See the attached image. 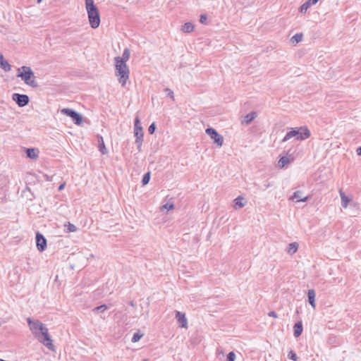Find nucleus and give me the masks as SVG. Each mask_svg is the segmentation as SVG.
<instances>
[{
    "label": "nucleus",
    "mask_w": 361,
    "mask_h": 361,
    "mask_svg": "<svg viewBox=\"0 0 361 361\" xmlns=\"http://www.w3.org/2000/svg\"><path fill=\"white\" fill-rule=\"evenodd\" d=\"M12 99L20 107L26 106L28 104L30 101L29 97L27 95L18 93H14L12 95Z\"/></svg>",
    "instance_id": "nucleus-8"
},
{
    "label": "nucleus",
    "mask_w": 361,
    "mask_h": 361,
    "mask_svg": "<svg viewBox=\"0 0 361 361\" xmlns=\"http://www.w3.org/2000/svg\"><path fill=\"white\" fill-rule=\"evenodd\" d=\"M176 318L177 319L180 326L182 328L187 329L188 328V320L185 317V313L176 311Z\"/></svg>",
    "instance_id": "nucleus-10"
},
{
    "label": "nucleus",
    "mask_w": 361,
    "mask_h": 361,
    "mask_svg": "<svg viewBox=\"0 0 361 361\" xmlns=\"http://www.w3.org/2000/svg\"><path fill=\"white\" fill-rule=\"evenodd\" d=\"M268 315L269 317H274V318H277L278 317L277 314L274 311H270L268 313Z\"/></svg>",
    "instance_id": "nucleus-38"
},
{
    "label": "nucleus",
    "mask_w": 361,
    "mask_h": 361,
    "mask_svg": "<svg viewBox=\"0 0 361 361\" xmlns=\"http://www.w3.org/2000/svg\"><path fill=\"white\" fill-rule=\"evenodd\" d=\"M357 154L358 155H361V147H359L357 149Z\"/></svg>",
    "instance_id": "nucleus-41"
},
{
    "label": "nucleus",
    "mask_w": 361,
    "mask_h": 361,
    "mask_svg": "<svg viewBox=\"0 0 361 361\" xmlns=\"http://www.w3.org/2000/svg\"><path fill=\"white\" fill-rule=\"evenodd\" d=\"M130 305L132 306V307H134L135 306V303L133 301H130Z\"/></svg>",
    "instance_id": "nucleus-42"
},
{
    "label": "nucleus",
    "mask_w": 361,
    "mask_h": 361,
    "mask_svg": "<svg viewBox=\"0 0 361 361\" xmlns=\"http://www.w3.org/2000/svg\"><path fill=\"white\" fill-rule=\"evenodd\" d=\"M257 117V114L255 111H252L250 114H247L243 119V123L245 125L250 124L255 118Z\"/></svg>",
    "instance_id": "nucleus-17"
},
{
    "label": "nucleus",
    "mask_w": 361,
    "mask_h": 361,
    "mask_svg": "<svg viewBox=\"0 0 361 361\" xmlns=\"http://www.w3.org/2000/svg\"><path fill=\"white\" fill-rule=\"evenodd\" d=\"M319 0H307L310 2V5H315Z\"/></svg>",
    "instance_id": "nucleus-39"
},
{
    "label": "nucleus",
    "mask_w": 361,
    "mask_h": 361,
    "mask_svg": "<svg viewBox=\"0 0 361 361\" xmlns=\"http://www.w3.org/2000/svg\"><path fill=\"white\" fill-rule=\"evenodd\" d=\"M340 197L341 199V205L343 208H347L349 202L351 201V198L347 197L345 193L340 190L339 191Z\"/></svg>",
    "instance_id": "nucleus-15"
},
{
    "label": "nucleus",
    "mask_w": 361,
    "mask_h": 361,
    "mask_svg": "<svg viewBox=\"0 0 361 361\" xmlns=\"http://www.w3.org/2000/svg\"><path fill=\"white\" fill-rule=\"evenodd\" d=\"M135 143L137 146L138 151L140 152L141 150V147L143 141V135H135Z\"/></svg>",
    "instance_id": "nucleus-25"
},
{
    "label": "nucleus",
    "mask_w": 361,
    "mask_h": 361,
    "mask_svg": "<svg viewBox=\"0 0 361 361\" xmlns=\"http://www.w3.org/2000/svg\"><path fill=\"white\" fill-rule=\"evenodd\" d=\"M116 76L118 78L119 83L122 87L126 85L127 80L129 78L130 71L128 66L121 59L114 61Z\"/></svg>",
    "instance_id": "nucleus-3"
},
{
    "label": "nucleus",
    "mask_w": 361,
    "mask_h": 361,
    "mask_svg": "<svg viewBox=\"0 0 361 361\" xmlns=\"http://www.w3.org/2000/svg\"><path fill=\"white\" fill-rule=\"evenodd\" d=\"M61 113L71 118L75 125H80L82 122V116L81 114L72 109L65 108L61 109Z\"/></svg>",
    "instance_id": "nucleus-6"
},
{
    "label": "nucleus",
    "mask_w": 361,
    "mask_h": 361,
    "mask_svg": "<svg viewBox=\"0 0 361 361\" xmlns=\"http://www.w3.org/2000/svg\"><path fill=\"white\" fill-rule=\"evenodd\" d=\"M311 6L310 2L307 1L302 4L300 7V12L301 13H305L307 9Z\"/></svg>",
    "instance_id": "nucleus-27"
},
{
    "label": "nucleus",
    "mask_w": 361,
    "mask_h": 361,
    "mask_svg": "<svg viewBox=\"0 0 361 361\" xmlns=\"http://www.w3.org/2000/svg\"><path fill=\"white\" fill-rule=\"evenodd\" d=\"M303 35L302 33H296L290 38V42L293 44H297L302 39Z\"/></svg>",
    "instance_id": "nucleus-21"
},
{
    "label": "nucleus",
    "mask_w": 361,
    "mask_h": 361,
    "mask_svg": "<svg viewBox=\"0 0 361 361\" xmlns=\"http://www.w3.org/2000/svg\"><path fill=\"white\" fill-rule=\"evenodd\" d=\"M315 291L314 289H310L307 293V298H308V302L310 304V305L315 308L316 304H315Z\"/></svg>",
    "instance_id": "nucleus-14"
},
{
    "label": "nucleus",
    "mask_w": 361,
    "mask_h": 361,
    "mask_svg": "<svg viewBox=\"0 0 361 361\" xmlns=\"http://www.w3.org/2000/svg\"><path fill=\"white\" fill-rule=\"evenodd\" d=\"M270 186L269 183L264 184L265 189Z\"/></svg>",
    "instance_id": "nucleus-43"
},
{
    "label": "nucleus",
    "mask_w": 361,
    "mask_h": 361,
    "mask_svg": "<svg viewBox=\"0 0 361 361\" xmlns=\"http://www.w3.org/2000/svg\"><path fill=\"white\" fill-rule=\"evenodd\" d=\"M27 322L32 334L40 343L44 345L49 350H54L53 341L49 334L46 326L38 319L27 318Z\"/></svg>",
    "instance_id": "nucleus-1"
},
{
    "label": "nucleus",
    "mask_w": 361,
    "mask_h": 361,
    "mask_svg": "<svg viewBox=\"0 0 361 361\" xmlns=\"http://www.w3.org/2000/svg\"><path fill=\"white\" fill-rule=\"evenodd\" d=\"M200 22L202 23V24H204V25H207L208 24V22H207V16L206 14H202L200 16Z\"/></svg>",
    "instance_id": "nucleus-33"
},
{
    "label": "nucleus",
    "mask_w": 361,
    "mask_h": 361,
    "mask_svg": "<svg viewBox=\"0 0 361 361\" xmlns=\"http://www.w3.org/2000/svg\"><path fill=\"white\" fill-rule=\"evenodd\" d=\"M108 308V306L106 305H102L100 306H98V307H94L92 311L94 312V313H98L99 312H103L104 311H105L106 309Z\"/></svg>",
    "instance_id": "nucleus-28"
},
{
    "label": "nucleus",
    "mask_w": 361,
    "mask_h": 361,
    "mask_svg": "<svg viewBox=\"0 0 361 361\" xmlns=\"http://www.w3.org/2000/svg\"><path fill=\"white\" fill-rule=\"evenodd\" d=\"M130 56V52L128 49H125L123 53V55L121 57L116 56L114 58V61L121 59L123 61H124L125 63H126L127 61H128Z\"/></svg>",
    "instance_id": "nucleus-18"
},
{
    "label": "nucleus",
    "mask_w": 361,
    "mask_h": 361,
    "mask_svg": "<svg viewBox=\"0 0 361 361\" xmlns=\"http://www.w3.org/2000/svg\"><path fill=\"white\" fill-rule=\"evenodd\" d=\"M134 134L135 135H144L142 127L140 125V118L136 116L134 121Z\"/></svg>",
    "instance_id": "nucleus-11"
},
{
    "label": "nucleus",
    "mask_w": 361,
    "mask_h": 361,
    "mask_svg": "<svg viewBox=\"0 0 361 361\" xmlns=\"http://www.w3.org/2000/svg\"><path fill=\"white\" fill-rule=\"evenodd\" d=\"M298 249V244L297 243H292L288 245L287 251L290 254H294Z\"/></svg>",
    "instance_id": "nucleus-22"
},
{
    "label": "nucleus",
    "mask_w": 361,
    "mask_h": 361,
    "mask_svg": "<svg viewBox=\"0 0 361 361\" xmlns=\"http://www.w3.org/2000/svg\"><path fill=\"white\" fill-rule=\"evenodd\" d=\"M149 179H150V172H147L146 173L144 176H143V178L142 179V183L143 185H147L149 181Z\"/></svg>",
    "instance_id": "nucleus-30"
},
{
    "label": "nucleus",
    "mask_w": 361,
    "mask_h": 361,
    "mask_svg": "<svg viewBox=\"0 0 361 361\" xmlns=\"http://www.w3.org/2000/svg\"><path fill=\"white\" fill-rule=\"evenodd\" d=\"M156 130L155 123H151V125L148 128V132L149 134H153Z\"/></svg>",
    "instance_id": "nucleus-35"
},
{
    "label": "nucleus",
    "mask_w": 361,
    "mask_h": 361,
    "mask_svg": "<svg viewBox=\"0 0 361 361\" xmlns=\"http://www.w3.org/2000/svg\"><path fill=\"white\" fill-rule=\"evenodd\" d=\"M164 207L165 209H168V210H170V209H173L174 206H173V204H169V203H167V204H164Z\"/></svg>",
    "instance_id": "nucleus-37"
},
{
    "label": "nucleus",
    "mask_w": 361,
    "mask_h": 361,
    "mask_svg": "<svg viewBox=\"0 0 361 361\" xmlns=\"http://www.w3.org/2000/svg\"><path fill=\"white\" fill-rule=\"evenodd\" d=\"M36 245L40 252L44 251L47 247V239L39 232L36 233Z\"/></svg>",
    "instance_id": "nucleus-9"
},
{
    "label": "nucleus",
    "mask_w": 361,
    "mask_h": 361,
    "mask_svg": "<svg viewBox=\"0 0 361 361\" xmlns=\"http://www.w3.org/2000/svg\"><path fill=\"white\" fill-rule=\"evenodd\" d=\"M307 196L304 197L302 191L298 190L293 193V195L290 198L295 202H306L307 200Z\"/></svg>",
    "instance_id": "nucleus-12"
},
{
    "label": "nucleus",
    "mask_w": 361,
    "mask_h": 361,
    "mask_svg": "<svg viewBox=\"0 0 361 361\" xmlns=\"http://www.w3.org/2000/svg\"><path fill=\"white\" fill-rule=\"evenodd\" d=\"M288 357L289 359H290V360H292L293 361H297L298 359V357L297 355L295 354V353L293 350H290L289 351Z\"/></svg>",
    "instance_id": "nucleus-31"
},
{
    "label": "nucleus",
    "mask_w": 361,
    "mask_h": 361,
    "mask_svg": "<svg viewBox=\"0 0 361 361\" xmlns=\"http://www.w3.org/2000/svg\"><path fill=\"white\" fill-rule=\"evenodd\" d=\"M64 186H65V183L60 185L59 187V190H62L64 188Z\"/></svg>",
    "instance_id": "nucleus-40"
},
{
    "label": "nucleus",
    "mask_w": 361,
    "mask_h": 361,
    "mask_svg": "<svg viewBox=\"0 0 361 361\" xmlns=\"http://www.w3.org/2000/svg\"><path fill=\"white\" fill-rule=\"evenodd\" d=\"M0 67L4 71H9L11 69V66L4 60V56L0 53Z\"/></svg>",
    "instance_id": "nucleus-16"
},
{
    "label": "nucleus",
    "mask_w": 361,
    "mask_h": 361,
    "mask_svg": "<svg viewBox=\"0 0 361 361\" xmlns=\"http://www.w3.org/2000/svg\"><path fill=\"white\" fill-rule=\"evenodd\" d=\"M76 230H77V227L75 225H73L71 223H68V231L69 232H75V231H76Z\"/></svg>",
    "instance_id": "nucleus-36"
},
{
    "label": "nucleus",
    "mask_w": 361,
    "mask_h": 361,
    "mask_svg": "<svg viewBox=\"0 0 361 361\" xmlns=\"http://www.w3.org/2000/svg\"><path fill=\"white\" fill-rule=\"evenodd\" d=\"M22 70V72H19L17 77L20 78L26 85H28L32 87L37 86V82L35 80V76L34 72L32 71L30 67L23 66L20 68H18V71Z\"/></svg>",
    "instance_id": "nucleus-5"
},
{
    "label": "nucleus",
    "mask_w": 361,
    "mask_h": 361,
    "mask_svg": "<svg viewBox=\"0 0 361 361\" xmlns=\"http://www.w3.org/2000/svg\"><path fill=\"white\" fill-rule=\"evenodd\" d=\"M310 130L305 127L292 128L291 130L288 132L285 137L283 138L282 142H286L290 138L295 137L297 140H305L310 137Z\"/></svg>",
    "instance_id": "nucleus-4"
},
{
    "label": "nucleus",
    "mask_w": 361,
    "mask_h": 361,
    "mask_svg": "<svg viewBox=\"0 0 361 361\" xmlns=\"http://www.w3.org/2000/svg\"><path fill=\"white\" fill-rule=\"evenodd\" d=\"M85 7L90 27L93 29L97 28L100 25V15L94 0H85Z\"/></svg>",
    "instance_id": "nucleus-2"
},
{
    "label": "nucleus",
    "mask_w": 361,
    "mask_h": 361,
    "mask_svg": "<svg viewBox=\"0 0 361 361\" xmlns=\"http://www.w3.org/2000/svg\"><path fill=\"white\" fill-rule=\"evenodd\" d=\"M244 198L243 197L238 196L234 200L235 206L239 208H242L245 206V203L243 202Z\"/></svg>",
    "instance_id": "nucleus-24"
},
{
    "label": "nucleus",
    "mask_w": 361,
    "mask_h": 361,
    "mask_svg": "<svg viewBox=\"0 0 361 361\" xmlns=\"http://www.w3.org/2000/svg\"><path fill=\"white\" fill-rule=\"evenodd\" d=\"M302 323L301 321L296 322L293 326V334L295 337H299L302 332Z\"/></svg>",
    "instance_id": "nucleus-13"
},
{
    "label": "nucleus",
    "mask_w": 361,
    "mask_h": 361,
    "mask_svg": "<svg viewBox=\"0 0 361 361\" xmlns=\"http://www.w3.org/2000/svg\"><path fill=\"white\" fill-rule=\"evenodd\" d=\"M235 354L231 351L227 355L226 361H235Z\"/></svg>",
    "instance_id": "nucleus-34"
},
{
    "label": "nucleus",
    "mask_w": 361,
    "mask_h": 361,
    "mask_svg": "<svg viewBox=\"0 0 361 361\" xmlns=\"http://www.w3.org/2000/svg\"><path fill=\"white\" fill-rule=\"evenodd\" d=\"M144 336L143 334H140L139 331L136 332L133 334L131 341L133 343H136L140 341V339Z\"/></svg>",
    "instance_id": "nucleus-29"
},
{
    "label": "nucleus",
    "mask_w": 361,
    "mask_h": 361,
    "mask_svg": "<svg viewBox=\"0 0 361 361\" xmlns=\"http://www.w3.org/2000/svg\"><path fill=\"white\" fill-rule=\"evenodd\" d=\"M26 155L30 159H36L38 157L37 150L34 148H27Z\"/></svg>",
    "instance_id": "nucleus-19"
},
{
    "label": "nucleus",
    "mask_w": 361,
    "mask_h": 361,
    "mask_svg": "<svg viewBox=\"0 0 361 361\" xmlns=\"http://www.w3.org/2000/svg\"><path fill=\"white\" fill-rule=\"evenodd\" d=\"M194 25H192V23H185L183 26H182V31L183 32H187V33H189V32H191L193 31L194 30Z\"/></svg>",
    "instance_id": "nucleus-20"
},
{
    "label": "nucleus",
    "mask_w": 361,
    "mask_h": 361,
    "mask_svg": "<svg viewBox=\"0 0 361 361\" xmlns=\"http://www.w3.org/2000/svg\"><path fill=\"white\" fill-rule=\"evenodd\" d=\"M290 162V160L287 157H282L279 162H278V164H279V166L280 168H283L284 167L286 164H288V163Z\"/></svg>",
    "instance_id": "nucleus-26"
},
{
    "label": "nucleus",
    "mask_w": 361,
    "mask_h": 361,
    "mask_svg": "<svg viewBox=\"0 0 361 361\" xmlns=\"http://www.w3.org/2000/svg\"><path fill=\"white\" fill-rule=\"evenodd\" d=\"M164 92L166 93L167 96L172 99L174 101V94L172 90L170 88H165Z\"/></svg>",
    "instance_id": "nucleus-32"
},
{
    "label": "nucleus",
    "mask_w": 361,
    "mask_h": 361,
    "mask_svg": "<svg viewBox=\"0 0 361 361\" xmlns=\"http://www.w3.org/2000/svg\"><path fill=\"white\" fill-rule=\"evenodd\" d=\"M99 150L100 151V152L102 154H106L107 153V150H106V148L105 147V145H104V140H103V137L102 136H100L99 137Z\"/></svg>",
    "instance_id": "nucleus-23"
},
{
    "label": "nucleus",
    "mask_w": 361,
    "mask_h": 361,
    "mask_svg": "<svg viewBox=\"0 0 361 361\" xmlns=\"http://www.w3.org/2000/svg\"><path fill=\"white\" fill-rule=\"evenodd\" d=\"M42 0H37V2L39 3L41 2Z\"/></svg>",
    "instance_id": "nucleus-44"
},
{
    "label": "nucleus",
    "mask_w": 361,
    "mask_h": 361,
    "mask_svg": "<svg viewBox=\"0 0 361 361\" xmlns=\"http://www.w3.org/2000/svg\"><path fill=\"white\" fill-rule=\"evenodd\" d=\"M206 133L209 135L211 139L214 140V142L216 144L218 147H221L224 143V137L221 135L214 128H208L206 129Z\"/></svg>",
    "instance_id": "nucleus-7"
}]
</instances>
